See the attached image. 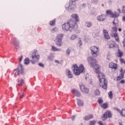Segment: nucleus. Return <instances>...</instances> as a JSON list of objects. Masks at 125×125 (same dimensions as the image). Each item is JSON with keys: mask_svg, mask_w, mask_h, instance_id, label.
I'll use <instances>...</instances> for the list:
<instances>
[{"mask_svg": "<svg viewBox=\"0 0 125 125\" xmlns=\"http://www.w3.org/2000/svg\"><path fill=\"white\" fill-rule=\"evenodd\" d=\"M87 61L91 67H94V72L98 74L97 77L100 82V86L103 87L104 89H107V82H106V80L105 79V75L103 73H100V65L96 64V59L89 57L87 58Z\"/></svg>", "mask_w": 125, "mask_h": 125, "instance_id": "obj_1", "label": "nucleus"}, {"mask_svg": "<svg viewBox=\"0 0 125 125\" xmlns=\"http://www.w3.org/2000/svg\"><path fill=\"white\" fill-rule=\"evenodd\" d=\"M71 18L72 20L62 24V29L63 32H73L76 29V22L79 21V16L77 14H73L71 16Z\"/></svg>", "mask_w": 125, "mask_h": 125, "instance_id": "obj_2", "label": "nucleus"}, {"mask_svg": "<svg viewBox=\"0 0 125 125\" xmlns=\"http://www.w3.org/2000/svg\"><path fill=\"white\" fill-rule=\"evenodd\" d=\"M73 72L75 76H80L83 72L84 70V67L83 65L81 64L80 65L79 67H78V65L77 64H73Z\"/></svg>", "mask_w": 125, "mask_h": 125, "instance_id": "obj_3", "label": "nucleus"}, {"mask_svg": "<svg viewBox=\"0 0 125 125\" xmlns=\"http://www.w3.org/2000/svg\"><path fill=\"white\" fill-rule=\"evenodd\" d=\"M32 60L30 61L32 64H36V62H38L39 60H40V56L38 53L37 50H34L33 52L32 53Z\"/></svg>", "mask_w": 125, "mask_h": 125, "instance_id": "obj_4", "label": "nucleus"}, {"mask_svg": "<svg viewBox=\"0 0 125 125\" xmlns=\"http://www.w3.org/2000/svg\"><path fill=\"white\" fill-rule=\"evenodd\" d=\"M63 37H64V34H59L57 35L54 42L56 45H58V46H62V40H63Z\"/></svg>", "mask_w": 125, "mask_h": 125, "instance_id": "obj_5", "label": "nucleus"}, {"mask_svg": "<svg viewBox=\"0 0 125 125\" xmlns=\"http://www.w3.org/2000/svg\"><path fill=\"white\" fill-rule=\"evenodd\" d=\"M91 54L93 57H97L99 52V47L96 46H92L90 47Z\"/></svg>", "mask_w": 125, "mask_h": 125, "instance_id": "obj_6", "label": "nucleus"}, {"mask_svg": "<svg viewBox=\"0 0 125 125\" xmlns=\"http://www.w3.org/2000/svg\"><path fill=\"white\" fill-rule=\"evenodd\" d=\"M14 74L15 76H20V75H23L24 74V69L22 64L20 63L18 67L14 70Z\"/></svg>", "mask_w": 125, "mask_h": 125, "instance_id": "obj_7", "label": "nucleus"}, {"mask_svg": "<svg viewBox=\"0 0 125 125\" xmlns=\"http://www.w3.org/2000/svg\"><path fill=\"white\" fill-rule=\"evenodd\" d=\"M65 8L66 10L71 11V10H74V9L76 8V5L73 4V2H70L69 3L65 4Z\"/></svg>", "mask_w": 125, "mask_h": 125, "instance_id": "obj_8", "label": "nucleus"}, {"mask_svg": "<svg viewBox=\"0 0 125 125\" xmlns=\"http://www.w3.org/2000/svg\"><path fill=\"white\" fill-rule=\"evenodd\" d=\"M79 86L80 87V89L82 92L83 93H85L86 94H87L88 92H89V89L88 88H86L84 84H83V83L81 82L79 83Z\"/></svg>", "mask_w": 125, "mask_h": 125, "instance_id": "obj_9", "label": "nucleus"}, {"mask_svg": "<svg viewBox=\"0 0 125 125\" xmlns=\"http://www.w3.org/2000/svg\"><path fill=\"white\" fill-rule=\"evenodd\" d=\"M106 13L108 15H110L111 17H112V18H118V17L120 16L119 14L117 13V12H114L113 13L110 10H106Z\"/></svg>", "mask_w": 125, "mask_h": 125, "instance_id": "obj_10", "label": "nucleus"}, {"mask_svg": "<svg viewBox=\"0 0 125 125\" xmlns=\"http://www.w3.org/2000/svg\"><path fill=\"white\" fill-rule=\"evenodd\" d=\"M112 117V114L109 111L106 112L102 117V120L105 121L107 118H111Z\"/></svg>", "mask_w": 125, "mask_h": 125, "instance_id": "obj_11", "label": "nucleus"}, {"mask_svg": "<svg viewBox=\"0 0 125 125\" xmlns=\"http://www.w3.org/2000/svg\"><path fill=\"white\" fill-rule=\"evenodd\" d=\"M106 15L104 14L101 15L97 17V20L100 22H103L106 20Z\"/></svg>", "mask_w": 125, "mask_h": 125, "instance_id": "obj_12", "label": "nucleus"}, {"mask_svg": "<svg viewBox=\"0 0 125 125\" xmlns=\"http://www.w3.org/2000/svg\"><path fill=\"white\" fill-rule=\"evenodd\" d=\"M72 93L76 96V97H80L81 96V93L76 89H73L71 91Z\"/></svg>", "mask_w": 125, "mask_h": 125, "instance_id": "obj_13", "label": "nucleus"}, {"mask_svg": "<svg viewBox=\"0 0 125 125\" xmlns=\"http://www.w3.org/2000/svg\"><path fill=\"white\" fill-rule=\"evenodd\" d=\"M109 67L111 69H113V70H117L118 69V64L112 62L109 63Z\"/></svg>", "mask_w": 125, "mask_h": 125, "instance_id": "obj_14", "label": "nucleus"}, {"mask_svg": "<svg viewBox=\"0 0 125 125\" xmlns=\"http://www.w3.org/2000/svg\"><path fill=\"white\" fill-rule=\"evenodd\" d=\"M103 33L104 35V37L106 40H110V36H109V34L108 33V31L106 29H104L103 30Z\"/></svg>", "mask_w": 125, "mask_h": 125, "instance_id": "obj_15", "label": "nucleus"}, {"mask_svg": "<svg viewBox=\"0 0 125 125\" xmlns=\"http://www.w3.org/2000/svg\"><path fill=\"white\" fill-rule=\"evenodd\" d=\"M65 74L68 79L73 78V74L72 73V72L69 69H66L65 70Z\"/></svg>", "mask_w": 125, "mask_h": 125, "instance_id": "obj_16", "label": "nucleus"}, {"mask_svg": "<svg viewBox=\"0 0 125 125\" xmlns=\"http://www.w3.org/2000/svg\"><path fill=\"white\" fill-rule=\"evenodd\" d=\"M110 35L112 37H114L116 41L118 42H120V39H119V37H118V34L117 33H111Z\"/></svg>", "mask_w": 125, "mask_h": 125, "instance_id": "obj_17", "label": "nucleus"}, {"mask_svg": "<svg viewBox=\"0 0 125 125\" xmlns=\"http://www.w3.org/2000/svg\"><path fill=\"white\" fill-rule=\"evenodd\" d=\"M107 43L109 46L110 48H114L115 47V42L112 41H108Z\"/></svg>", "mask_w": 125, "mask_h": 125, "instance_id": "obj_18", "label": "nucleus"}, {"mask_svg": "<svg viewBox=\"0 0 125 125\" xmlns=\"http://www.w3.org/2000/svg\"><path fill=\"white\" fill-rule=\"evenodd\" d=\"M93 118V115L90 114L87 116H84L83 119L84 121H88Z\"/></svg>", "mask_w": 125, "mask_h": 125, "instance_id": "obj_19", "label": "nucleus"}, {"mask_svg": "<svg viewBox=\"0 0 125 125\" xmlns=\"http://www.w3.org/2000/svg\"><path fill=\"white\" fill-rule=\"evenodd\" d=\"M24 79L22 78H19L18 82V85H19L20 86H22V85L24 84Z\"/></svg>", "mask_w": 125, "mask_h": 125, "instance_id": "obj_20", "label": "nucleus"}, {"mask_svg": "<svg viewBox=\"0 0 125 125\" xmlns=\"http://www.w3.org/2000/svg\"><path fill=\"white\" fill-rule=\"evenodd\" d=\"M120 73H121V74L117 77V81H120V80H122V79L124 78V73H123V69H122L120 70Z\"/></svg>", "mask_w": 125, "mask_h": 125, "instance_id": "obj_21", "label": "nucleus"}, {"mask_svg": "<svg viewBox=\"0 0 125 125\" xmlns=\"http://www.w3.org/2000/svg\"><path fill=\"white\" fill-rule=\"evenodd\" d=\"M77 104L79 107H83V101L77 99Z\"/></svg>", "mask_w": 125, "mask_h": 125, "instance_id": "obj_22", "label": "nucleus"}, {"mask_svg": "<svg viewBox=\"0 0 125 125\" xmlns=\"http://www.w3.org/2000/svg\"><path fill=\"white\" fill-rule=\"evenodd\" d=\"M76 39H78V35L77 34L72 35L69 38L70 41H75Z\"/></svg>", "mask_w": 125, "mask_h": 125, "instance_id": "obj_23", "label": "nucleus"}, {"mask_svg": "<svg viewBox=\"0 0 125 125\" xmlns=\"http://www.w3.org/2000/svg\"><path fill=\"white\" fill-rule=\"evenodd\" d=\"M51 50L52 51H60L61 50L59 48H57V47H55L54 45H52Z\"/></svg>", "mask_w": 125, "mask_h": 125, "instance_id": "obj_24", "label": "nucleus"}, {"mask_svg": "<svg viewBox=\"0 0 125 125\" xmlns=\"http://www.w3.org/2000/svg\"><path fill=\"white\" fill-rule=\"evenodd\" d=\"M124 54V53L122 51H121V50L118 49V52H117V57H122V56H123V55Z\"/></svg>", "mask_w": 125, "mask_h": 125, "instance_id": "obj_25", "label": "nucleus"}, {"mask_svg": "<svg viewBox=\"0 0 125 125\" xmlns=\"http://www.w3.org/2000/svg\"><path fill=\"white\" fill-rule=\"evenodd\" d=\"M85 26L87 28H90L92 26V22L90 21H87L85 23Z\"/></svg>", "mask_w": 125, "mask_h": 125, "instance_id": "obj_26", "label": "nucleus"}, {"mask_svg": "<svg viewBox=\"0 0 125 125\" xmlns=\"http://www.w3.org/2000/svg\"><path fill=\"white\" fill-rule=\"evenodd\" d=\"M118 31V28L116 27V26H114L111 28V33H117V31Z\"/></svg>", "mask_w": 125, "mask_h": 125, "instance_id": "obj_27", "label": "nucleus"}, {"mask_svg": "<svg viewBox=\"0 0 125 125\" xmlns=\"http://www.w3.org/2000/svg\"><path fill=\"white\" fill-rule=\"evenodd\" d=\"M71 49L70 48H68L66 51V55L67 56H69L70 55V53H71Z\"/></svg>", "mask_w": 125, "mask_h": 125, "instance_id": "obj_28", "label": "nucleus"}, {"mask_svg": "<svg viewBox=\"0 0 125 125\" xmlns=\"http://www.w3.org/2000/svg\"><path fill=\"white\" fill-rule=\"evenodd\" d=\"M94 94L96 96H98L100 95V91L99 89H96L94 91Z\"/></svg>", "mask_w": 125, "mask_h": 125, "instance_id": "obj_29", "label": "nucleus"}, {"mask_svg": "<svg viewBox=\"0 0 125 125\" xmlns=\"http://www.w3.org/2000/svg\"><path fill=\"white\" fill-rule=\"evenodd\" d=\"M54 58V56L52 55H50V56H48V60H49V61H53Z\"/></svg>", "mask_w": 125, "mask_h": 125, "instance_id": "obj_30", "label": "nucleus"}, {"mask_svg": "<svg viewBox=\"0 0 125 125\" xmlns=\"http://www.w3.org/2000/svg\"><path fill=\"white\" fill-rule=\"evenodd\" d=\"M56 21V20L55 19L53 21H50L49 25H50V26H55Z\"/></svg>", "mask_w": 125, "mask_h": 125, "instance_id": "obj_31", "label": "nucleus"}, {"mask_svg": "<svg viewBox=\"0 0 125 125\" xmlns=\"http://www.w3.org/2000/svg\"><path fill=\"white\" fill-rule=\"evenodd\" d=\"M101 107H102L103 108V109H106V108H107V107H108V104L104 103L103 104H102L101 105Z\"/></svg>", "mask_w": 125, "mask_h": 125, "instance_id": "obj_32", "label": "nucleus"}, {"mask_svg": "<svg viewBox=\"0 0 125 125\" xmlns=\"http://www.w3.org/2000/svg\"><path fill=\"white\" fill-rule=\"evenodd\" d=\"M29 63H30V60L29 59V58H27L24 60V64L25 65H28Z\"/></svg>", "mask_w": 125, "mask_h": 125, "instance_id": "obj_33", "label": "nucleus"}, {"mask_svg": "<svg viewBox=\"0 0 125 125\" xmlns=\"http://www.w3.org/2000/svg\"><path fill=\"white\" fill-rule=\"evenodd\" d=\"M78 44L80 46H81V45H83V41L81 38L79 39Z\"/></svg>", "mask_w": 125, "mask_h": 125, "instance_id": "obj_34", "label": "nucleus"}, {"mask_svg": "<svg viewBox=\"0 0 125 125\" xmlns=\"http://www.w3.org/2000/svg\"><path fill=\"white\" fill-rule=\"evenodd\" d=\"M108 97L110 99H112L113 98V93H112V91H110L108 92Z\"/></svg>", "mask_w": 125, "mask_h": 125, "instance_id": "obj_35", "label": "nucleus"}, {"mask_svg": "<svg viewBox=\"0 0 125 125\" xmlns=\"http://www.w3.org/2000/svg\"><path fill=\"white\" fill-rule=\"evenodd\" d=\"M98 103L100 104V106L102 105V104L103 103V100L102 99H99L98 100Z\"/></svg>", "mask_w": 125, "mask_h": 125, "instance_id": "obj_36", "label": "nucleus"}, {"mask_svg": "<svg viewBox=\"0 0 125 125\" xmlns=\"http://www.w3.org/2000/svg\"><path fill=\"white\" fill-rule=\"evenodd\" d=\"M92 2L94 4H97V2H98V0H92Z\"/></svg>", "mask_w": 125, "mask_h": 125, "instance_id": "obj_37", "label": "nucleus"}, {"mask_svg": "<svg viewBox=\"0 0 125 125\" xmlns=\"http://www.w3.org/2000/svg\"><path fill=\"white\" fill-rule=\"evenodd\" d=\"M112 23L113 25H116V24H118V20L115 19Z\"/></svg>", "mask_w": 125, "mask_h": 125, "instance_id": "obj_38", "label": "nucleus"}, {"mask_svg": "<svg viewBox=\"0 0 125 125\" xmlns=\"http://www.w3.org/2000/svg\"><path fill=\"white\" fill-rule=\"evenodd\" d=\"M51 33H54L55 32H56V28L54 27L53 29L51 30Z\"/></svg>", "mask_w": 125, "mask_h": 125, "instance_id": "obj_39", "label": "nucleus"}, {"mask_svg": "<svg viewBox=\"0 0 125 125\" xmlns=\"http://www.w3.org/2000/svg\"><path fill=\"white\" fill-rule=\"evenodd\" d=\"M120 62L121 63H123V64H125V61L124 60V59H120Z\"/></svg>", "mask_w": 125, "mask_h": 125, "instance_id": "obj_40", "label": "nucleus"}, {"mask_svg": "<svg viewBox=\"0 0 125 125\" xmlns=\"http://www.w3.org/2000/svg\"><path fill=\"white\" fill-rule=\"evenodd\" d=\"M38 65L40 67H42V68H44V65L42 63H39Z\"/></svg>", "mask_w": 125, "mask_h": 125, "instance_id": "obj_41", "label": "nucleus"}, {"mask_svg": "<svg viewBox=\"0 0 125 125\" xmlns=\"http://www.w3.org/2000/svg\"><path fill=\"white\" fill-rule=\"evenodd\" d=\"M14 44L15 45V46H16V47H17V46H18V45H19V42H14Z\"/></svg>", "mask_w": 125, "mask_h": 125, "instance_id": "obj_42", "label": "nucleus"}, {"mask_svg": "<svg viewBox=\"0 0 125 125\" xmlns=\"http://www.w3.org/2000/svg\"><path fill=\"white\" fill-rule=\"evenodd\" d=\"M95 121H91L89 125H95Z\"/></svg>", "mask_w": 125, "mask_h": 125, "instance_id": "obj_43", "label": "nucleus"}, {"mask_svg": "<svg viewBox=\"0 0 125 125\" xmlns=\"http://www.w3.org/2000/svg\"><path fill=\"white\" fill-rule=\"evenodd\" d=\"M122 12H123V13L125 14V6H123V7Z\"/></svg>", "mask_w": 125, "mask_h": 125, "instance_id": "obj_44", "label": "nucleus"}, {"mask_svg": "<svg viewBox=\"0 0 125 125\" xmlns=\"http://www.w3.org/2000/svg\"><path fill=\"white\" fill-rule=\"evenodd\" d=\"M124 110H125V109H122V111L121 112V115H122V116H125V115H124L125 114V112H124Z\"/></svg>", "mask_w": 125, "mask_h": 125, "instance_id": "obj_45", "label": "nucleus"}, {"mask_svg": "<svg viewBox=\"0 0 125 125\" xmlns=\"http://www.w3.org/2000/svg\"><path fill=\"white\" fill-rule=\"evenodd\" d=\"M75 118H76L75 116H72V117H71L72 120V121H75Z\"/></svg>", "mask_w": 125, "mask_h": 125, "instance_id": "obj_46", "label": "nucleus"}, {"mask_svg": "<svg viewBox=\"0 0 125 125\" xmlns=\"http://www.w3.org/2000/svg\"><path fill=\"white\" fill-rule=\"evenodd\" d=\"M23 59V56H21V57L19 59L20 63L22 61Z\"/></svg>", "mask_w": 125, "mask_h": 125, "instance_id": "obj_47", "label": "nucleus"}, {"mask_svg": "<svg viewBox=\"0 0 125 125\" xmlns=\"http://www.w3.org/2000/svg\"><path fill=\"white\" fill-rule=\"evenodd\" d=\"M55 62L57 63V64H60V62H59V61H58V60H55Z\"/></svg>", "mask_w": 125, "mask_h": 125, "instance_id": "obj_48", "label": "nucleus"}, {"mask_svg": "<svg viewBox=\"0 0 125 125\" xmlns=\"http://www.w3.org/2000/svg\"><path fill=\"white\" fill-rule=\"evenodd\" d=\"M23 97H24V93H22V95H21L20 98L21 99H22V98H23Z\"/></svg>", "mask_w": 125, "mask_h": 125, "instance_id": "obj_49", "label": "nucleus"}, {"mask_svg": "<svg viewBox=\"0 0 125 125\" xmlns=\"http://www.w3.org/2000/svg\"><path fill=\"white\" fill-rule=\"evenodd\" d=\"M117 11H118V13H119V14H120V13H122V12H121V10L120 9H118Z\"/></svg>", "mask_w": 125, "mask_h": 125, "instance_id": "obj_50", "label": "nucleus"}, {"mask_svg": "<svg viewBox=\"0 0 125 125\" xmlns=\"http://www.w3.org/2000/svg\"><path fill=\"white\" fill-rule=\"evenodd\" d=\"M116 110H117V112H118L119 113H120V114H121V113H122V111H121V110H120V109H119V108L116 109Z\"/></svg>", "mask_w": 125, "mask_h": 125, "instance_id": "obj_51", "label": "nucleus"}, {"mask_svg": "<svg viewBox=\"0 0 125 125\" xmlns=\"http://www.w3.org/2000/svg\"><path fill=\"white\" fill-rule=\"evenodd\" d=\"M99 125H103V123L101 121H99L98 123Z\"/></svg>", "mask_w": 125, "mask_h": 125, "instance_id": "obj_52", "label": "nucleus"}, {"mask_svg": "<svg viewBox=\"0 0 125 125\" xmlns=\"http://www.w3.org/2000/svg\"><path fill=\"white\" fill-rule=\"evenodd\" d=\"M120 83H125V80H122V81H120Z\"/></svg>", "mask_w": 125, "mask_h": 125, "instance_id": "obj_53", "label": "nucleus"}, {"mask_svg": "<svg viewBox=\"0 0 125 125\" xmlns=\"http://www.w3.org/2000/svg\"><path fill=\"white\" fill-rule=\"evenodd\" d=\"M123 21H125V16L123 17Z\"/></svg>", "mask_w": 125, "mask_h": 125, "instance_id": "obj_54", "label": "nucleus"}, {"mask_svg": "<svg viewBox=\"0 0 125 125\" xmlns=\"http://www.w3.org/2000/svg\"><path fill=\"white\" fill-rule=\"evenodd\" d=\"M76 0H70V2H74L76 1Z\"/></svg>", "mask_w": 125, "mask_h": 125, "instance_id": "obj_55", "label": "nucleus"}, {"mask_svg": "<svg viewBox=\"0 0 125 125\" xmlns=\"http://www.w3.org/2000/svg\"><path fill=\"white\" fill-rule=\"evenodd\" d=\"M107 59L109 60H110V55L107 56Z\"/></svg>", "mask_w": 125, "mask_h": 125, "instance_id": "obj_56", "label": "nucleus"}, {"mask_svg": "<svg viewBox=\"0 0 125 125\" xmlns=\"http://www.w3.org/2000/svg\"><path fill=\"white\" fill-rule=\"evenodd\" d=\"M118 31L119 32H122V28H119Z\"/></svg>", "mask_w": 125, "mask_h": 125, "instance_id": "obj_57", "label": "nucleus"}, {"mask_svg": "<svg viewBox=\"0 0 125 125\" xmlns=\"http://www.w3.org/2000/svg\"><path fill=\"white\" fill-rule=\"evenodd\" d=\"M102 6H104V4H102Z\"/></svg>", "mask_w": 125, "mask_h": 125, "instance_id": "obj_58", "label": "nucleus"}, {"mask_svg": "<svg viewBox=\"0 0 125 125\" xmlns=\"http://www.w3.org/2000/svg\"><path fill=\"white\" fill-rule=\"evenodd\" d=\"M80 125H83V124H80Z\"/></svg>", "mask_w": 125, "mask_h": 125, "instance_id": "obj_59", "label": "nucleus"}]
</instances>
